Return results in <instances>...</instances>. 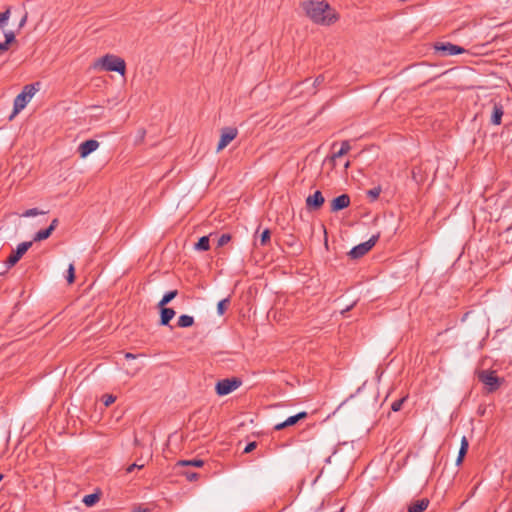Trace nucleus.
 I'll return each instance as SVG.
<instances>
[{
    "mask_svg": "<svg viewBox=\"0 0 512 512\" xmlns=\"http://www.w3.org/2000/svg\"><path fill=\"white\" fill-rule=\"evenodd\" d=\"M302 8L306 15L316 24L331 25L338 20V15L325 1H305Z\"/></svg>",
    "mask_w": 512,
    "mask_h": 512,
    "instance_id": "obj_1",
    "label": "nucleus"
},
{
    "mask_svg": "<svg viewBox=\"0 0 512 512\" xmlns=\"http://www.w3.org/2000/svg\"><path fill=\"white\" fill-rule=\"evenodd\" d=\"M39 85L40 83L36 82L32 84H27L23 87L22 92L18 94L14 99L13 113L10 116V119H12L16 114H18L21 110H23L26 107V105L29 103L34 94L38 91Z\"/></svg>",
    "mask_w": 512,
    "mask_h": 512,
    "instance_id": "obj_2",
    "label": "nucleus"
},
{
    "mask_svg": "<svg viewBox=\"0 0 512 512\" xmlns=\"http://www.w3.org/2000/svg\"><path fill=\"white\" fill-rule=\"evenodd\" d=\"M477 376L478 380L485 385L487 393L497 391L504 382V378L498 377L493 370H481Z\"/></svg>",
    "mask_w": 512,
    "mask_h": 512,
    "instance_id": "obj_3",
    "label": "nucleus"
},
{
    "mask_svg": "<svg viewBox=\"0 0 512 512\" xmlns=\"http://www.w3.org/2000/svg\"><path fill=\"white\" fill-rule=\"evenodd\" d=\"M99 63L105 71L118 72L121 75L125 74L126 63L121 57L107 54L99 59Z\"/></svg>",
    "mask_w": 512,
    "mask_h": 512,
    "instance_id": "obj_4",
    "label": "nucleus"
},
{
    "mask_svg": "<svg viewBox=\"0 0 512 512\" xmlns=\"http://www.w3.org/2000/svg\"><path fill=\"white\" fill-rule=\"evenodd\" d=\"M241 384L242 380L238 377L225 378L216 383L215 391L218 396H225L236 390Z\"/></svg>",
    "mask_w": 512,
    "mask_h": 512,
    "instance_id": "obj_5",
    "label": "nucleus"
},
{
    "mask_svg": "<svg viewBox=\"0 0 512 512\" xmlns=\"http://www.w3.org/2000/svg\"><path fill=\"white\" fill-rule=\"evenodd\" d=\"M379 239V234L373 235L366 242L360 243L354 246L348 253L351 259H359L367 254L377 243Z\"/></svg>",
    "mask_w": 512,
    "mask_h": 512,
    "instance_id": "obj_6",
    "label": "nucleus"
},
{
    "mask_svg": "<svg viewBox=\"0 0 512 512\" xmlns=\"http://www.w3.org/2000/svg\"><path fill=\"white\" fill-rule=\"evenodd\" d=\"M32 245L33 241H25L18 244L16 249L12 250L11 254L5 262L7 268L10 269L15 266Z\"/></svg>",
    "mask_w": 512,
    "mask_h": 512,
    "instance_id": "obj_7",
    "label": "nucleus"
},
{
    "mask_svg": "<svg viewBox=\"0 0 512 512\" xmlns=\"http://www.w3.org/2000/svg\"><path fill=\"white\" fill-rule=\"evenodd\" d=\"M434 49L440 56H452L465 52L463 47L450 42H436Z\"/></svg>",
    "mask_w": 512,
    "mask_h": 512,
    "instance_id": "obj_8",
    "label": "nucleus"
},
{
    "mask_svg": "<svg viewBox=\"0 0 512 512\" xmlns=\"http://www.w3.org/2000/svg\"><path fill=\"white\" fill-rule=\"evenodd\" d=\"M238 135V130L235 127H224L221 129L220 140L217 145V152L223 150L229 145Z\"/></svg>",
    "mask_w": 512,
    "mask_h": 512,
    "instance_id": "obj_9",
    "label": "nucleus"
},
{
    "mask_svg": "<svg viewBox=\"0 0 512 512\" xmlns=\"http://www.w3.org/2000/svg\"><path fill=\"white\" fill-rule=\"evenodd\" d=\"M325 202V198L321 191L317 190L306 198V208L309 211L319 210Z\"/></svg>",
    "mask_w": 512,
    "mask_h": 512,
    "instance_id": "obj_10",
    "label": "nucleus"
},
{
    "mask_svg": "<svg viewBox=\"0 0 512 512\" xmlns=\"http://www.w3.org/2000/svg\"><path fill=\"white\" fill-rule=\"evenodd\" d=\"M351 203L350 196L348 194H341L335 197L330 204V211L335 213L347 208Z\"/></svg>",
    "mask_w": 512,
    "mask_h": 512,
    "instance_id": "obj_11",
    "label": "nucleus"
},
{
    "mask_svg": "<svg viewBox=\"0 0 512 512\" xmlns=\"http://www.w3.org/2000/svg\"><path fill=\"white\" fill-rule=\"evenodd\" d=\"M98 147H99V142L97 140L89 139V140L82 142L78 146V153L81 158H86L92 152L97 150Z\"/></svg>",
    "mask_w": 512,
    "mask_h": 512,
    "instance_id": "obj_12",
    "label": "nucleus"
},
{
    "mask_svg": "<svg viewBox=\"0 0 512 512\" xmlns=\"http://www.w3.org/2000/svg\"><path fill=\"white\" fill-rule=\"evenodd\" d=\"M160 310V325L167 326L175 316V311L172 308L166 306L158 307Z\"/></svg>",
    "mask_w": 512,
    "mask_h": 512,
    "instance_id": "obj_13",
    "label": "nucleus"
},
{
    "mask_svg": "<svg viewBox=\"0 0 512 512\" xmlns=\"http://www.w3.org/2000/svg\"><path fill=\"white\" fill-rule=\"evenodd\" d=\"M429 505L427 498L419 499L408 506V512H424Z\"/></svg>",
    "mask_w": 512,
    "mask_h": 512,
    "instance_id": "obj_14",
    "label": "nucleus"
},
{
    "mask_svg": "<svg viewBox=\"0 0 512 512\" xmlns=\"http://www.w3.org/2000/svg\"><path fill=\"white\" fill-rule=\"evenodd\" d=\"M504 114L503 106L501 104H494L493 111L491 115V123L493 125H500L502 121V116Z\"/></svg>",
    "mask_w": 512,
    "mask_h": 512,
    "instance_id": "obj_15",
    "label": "nucleus"
},
{
    "mask_svg": "<svg viewBox=\"0 0 512 512\" xmlns=\"http://www.w3.org/2000/svg\"><path fill=\"white\" fill-rule=\"evenodd\" d=\"M307 416H308L307 412L301 411V412L297 413L296 415L288 417L285 420V423H286L285 425H287V427L293 426V425L297 424L300 420L307 418Z\"/></svg>",
    "mask_w": 512,
    "mask_h": 512,
    "instance_id": "obj_16",
    "label": "nucleus"
},
{
    "mask_svg": "<svg viewBox=\"0 0 512 512\" xmlns=\"http://www.w3.org/2000/svg\"><path fill=\"white\" fill-rule=\"evenodd\" d=\"M178 295V290H171L166 292L162 299L158 302L157 307H163L166 306L168 303H170L176 296Z\"/></svg>",
    "mask_w": 512,
    "mask_h": 512,
    "instance_id": "obj_17",
    "label": "nucleus"
},
{
    "mask_svg": "<svg viewBox=\"0 0 512 512\" xmlns=\"http://www.w3.org/2000/svg\"><path fill=\"white\" fill-rule=\"evenodd\" d=\"M194 248L199 251H207L210 248L209 236H202L195 243Z\"/></svg>",
    "mask_w": 512,
    "mask_h": 512,
    "instance_id": "obj_18",
    "label": "nucleus"
},
{
    "mask_svg": "<svg viewBox=\"0 0 512 512\" xmlns=\"http://www.w3.org/2000/svg\"><path fill=\"white\" fill-rule=\"evenodd\" d=\"M194 324V318L190 315L183 314L179 316L177 325L181 328H188L193 326Z\"/></svg>",
    "mask_w": 512,
    "mask_h": 512,
    "instance_id": "obj_19",
    "label": "nucleus"
},
{
    "mask_svg": "<svg viewBox=\"0 0 512 512\" xmlns=\"http://www.w3.org/2000/svg\"><path fill=\"white\" fill-rule=\"evenodd\" d=\"M100 500V493H91L83 497L82 502L87 507H93Z\"/></svg>",
    "mask_w": 512,
    "mask_h": 512,
    "instance_id": "obj_20",
    "label": "nucleus"
},
{
    "mask_svg": "<svg viewBox=\"0 0 512 512\" xmlns=\"http://www.w3.org/2000/svg\"><path fill=\"white\" fill-rule=\"evenodd\" d=\"M351 149L349 141L345 140L341 143V148L332 155V159H336L347 154Z\"/></svg>",
    "mask_w": 512,
    "mask_h": 512,
    "instance_id": "obj_21",
    "label": "nucleus"
},
{
    "mask_svg": "<svg viewBox=\"0 0 512 512\" xmlns=\"http://www.w3.org/2000/svg\"><path fill=\"white\" fill-rule=\"evenodd\" d=\"M51 234H52V232L50 229H48V228L42 229L34 234L32 241L39 242V241L46 240L51 236Z\"/></svg>",
    "mask_w": 512,
    "mask_h": 512,
    "instance_id": "obj_22",
    "label": "nucleus"
},
{
    "mask_svg": "<svg viewBox=\"0 0 512 512\" xmlns=\"http://www.w3.org/2000/svg\"><path fill=\"white\" fill-rule=\"evenodd\" d=\"M271 240V231L269 228L264 229L259 235V245L267 246Z\"/></svg>",
    "mask_w": 512,
    "mask_h": 512,
    "instance_id": "obj_23",
    "label": "nucleus"
},
{
    "mask_svg": "<svg viewBox=\"0 0 512 512\" xmlns=\"http://www.w3.org/2000/svg\"><path fill=\"white\" fill-rule=\"evenodd\" d=\"M204 465V461L201 459H193V460H180L177 462V466H194V467H202Z\"/></svg>",
    "mask_w": 512,
    "mask_h": 512,
    "instance_id": "obj_24",
    "label": "nucleus"
},
{
    "mask_svg": "<svg viewBox=\"0 0 512 512\" xmlns=\"http://www.w3.org/2000/svg\"><path fill=\"white\" fill-rule=\"evenodd\" d=\"M145 467V462L143 461V457L140 456L136 462H134L133 464L129 465L127 468H126V473H131L132 471H134V469H142Z\"/></svg>",
    "mask_w": 512,
    "mask_h": 512,
    "instance_id": "obj_25",
    "label": "nucleus"
},
{
    "mask_svg": "<svg viewBox=\"0 0 512 512\" xmlns=\"http://www.w3.org/2000/svg\"><path fill=\"white\" fill-rule=\"evenodd\" d=\"M229 304H230L229 298L220 300L217 304V313L219 315H223L226 312Z\"/></svg>",
    "mask_w": 512,
    "mask_h": 512,
    "instance_id": "obj_26",
    "label": "nucleus"
},
{
    "mask_svg": "<svg viewBox=\"0 0 512 512\" xmlns=\"http://www.w3.org/2000/svg\"><path fill=\"white\" fill-rule=\"evenodd\" d=\"M382 189L381 186L374 187L367 191V196L370 199V201H375L378 199Z\"/></svg>",
    "mask_w": 512,
    "mask_h": 512,
    "instance_id": "obj_27",
    "label": "nucleus"
},
{
    "mask_svg": "<svg viewBox=\"0 0 512 512\" xmlns=\"http://www.w3.org/2000/svg\"><path fill=\"white\" fill-rule=\"evenodd\" d=\"M468 448H469L468 439L465 436H463L461 439V445H460V449H459L458 453H460L462 457H465L468 452Z\"/></svg>",
    "mask_w": 512,
    "mask_h": 512,
    "instance_id": "obj_28",
    "label": "nucleus"
},
{
    "mask_svg": "<svg viewBox=\"0 0 512 512\" xmlns=\"http://www.w3.org/2000/svg\"><path fill=\"white\" fill-rule=\"evenodd\" d=\"M407 400V396L406 397H402L400 399H397L395 400L392 404H391V410L394 411V412H398L401 410L404 402Z\"/></svg>",
    "mask_w": 512,
    "mask_h": 512,
    "instance_id": "obj_29",
    "label": "nucleus"
},
{
    "mask_svg": "<svg viewBox=\"0 0 512 512\" xmlns=\"http://www.w3.org/2000/svg\"><path fill=\"white\" fill-rule=\"evenodd\" d=\"M44 213L45 212L40 211L38 208H31L20 214V217H34Z\"/></svg>",
    "mask_w": 512,
    "mask_h": 512,
    "instance_id": "obj_30",
    "label": "nucleus"
},
{
    "mask_svg": "<svg viewBox=\"0 0 512 512\" xmlns=\"http://www.w3.org/2000/svg\"><path fill=\"white\" fill-rule=\"evenodd\" d=\"M66 279L69 284L73 283L75 280V268L73 264H70L68 267Z\"/></svg>",
    "mask_w": 512,
    "mask_h": 512,
    "instance_id": "obj_31",
    "label": "nucleus"
},
{
    "mask_svg": "<svg viewBox=\"0 0 512 512\" xmlns=\"http://www.w3.org/2000/svg\"><path fill=\"white\" fill-rule=\"evenodd\" d=\"M5 41L3 42L9 48V45L15 41V33L13 31L5 32Z\"/></svg>",
    "mask_w": 512,
    "mask_h": 512,
    "instance_id": "obj_32",
    "label": "nucleus"
},
{
    "mask_svg": "<svg viewBox=\"0 0 512 512\" xmlns=\"http://www.w3.org/2000/svg\"><path fill=\"white\" fill-rule=\"evenodd\" d=\"M230 240H231V235L228 233H224L219 237L217 245L219 247H222V246L226 245Z\"/></svg>",
    "mask_w": 512,
    "mask_h": 512,
    "instance_id": "obj_33",
    "label": "nucleus"
},
{
    "mask_svg": "<svg viewBox=\"0 0 512 512\" xmlns=\"http://www.w3.org/2000/svg\"><path fill=\"white\" fill-rule=\"evenodd\" d=\"M102 399H103L104 405L106 407H108L115 402L116 397L113 396L112 394H105V395H103Z\"/></svg>",
    "mask_w": 512,
    "mask_h": 512,
    "instance_id": "obj_34",
    "label": "nucleus"
},
{
    "mask_svg": "<svg viewBox=\"0 0 512 512\" xmlns=\"http://www.w3.org/2000/svg\"><path fill=\"white\" fill-rule=\"evenodd\" d=\"M10 14H11L10 8H7V9H5V11L0 13V19L3 22V24H5L9 20Z\"/></svg>",
    "mask_w": 512,
    "mask_h": 512,
    "instance_id": "obj_35",
    "label": "nucleus"
},
{
    "mask_svg": "<svg viewBox=\"0 0 512 512\" xmlns=\"http://www.w3.org/2000/svg\"><path fill=\"white\" fill-rule=\"evenodd\" d=\"M257 447V442L255 441H252V442H249L245 448H244V453H250L252 452L255 448Z\"/></svg>",
    "mask_w": 512,
    "mask_h": 512,
    "instance_id": "obj_36",
    "label": "nucleus"
},
{
    "mask_svg": "<svg viewBox=\"0 0 512 512\" xmlns=\"http://www.w3.org/2000/svg\"><path fill=\"white\" fill-rule=\"evenodd\" d=\"M184 475L186 476V479L190 482L197 480L199 477V474L195 472H185Z\"/></svg>",
    "mask_w": 512,
    "mask_h": 512,
    "instance_id": "obj_37",
    "label": "nucleus"
},
{
    "mask_svg": "<svg viewBox=\"0 0 512 512\" xmlns=\"http://www.w3.org/2000/svg\"><path fill=\"white\" fill-rule=\"evenodd\" d=\"M324 81H325V77H324V75H318V76L315 78L314 82H313V86H314L315 88H317V87H319V86H320Z\"/></svg>",
    "mask_w": 512,
    "mask_h": 512,
    "instance_id": "obj_38",
    "label": "nucleus"
},
{
    "mask_svg": "<svg viewBox=\"0 0 512 512\" xmlns=\"http://www.w3.org/2000/svg\"><path fill=\"white\" fill-rule=\"evenodd\" d=\"M357 302H358V300L356 299L351 304L346 305V307L341 310V314L345 315L347 312H349L357 304Z\"/></svg>",
    "mask_w": 512,
    "mask_h": 512,
    "instance_id": "obj_39",
    "label": "nucleus"
},
{
    "mask_svg": "<svg viewBox=\"0 0 512 512\" xmlns=\"http://www.w3.org/2000/svg\"><path fill=\"white\" fill-rule=\"evenodd\" d=\"M57 226H58V219L55 218L51 221L50 225L47 228L50 229L51 232L53 233V231L56 229Z\"/></svg>",
    "mask_w": 512,
    "mask_h": 512,
    "instance_id": "obj_40",
    "label": "nucleus"
},
{
    "mask_svg": "<svg viewBox=\"0 0 512 512\" xmlns=\"http://www.w3.org/2000/svg\"><path fill=\"white\" fill-rule=\"evenodd\" d=\"M285 421L281 422V423H278L274 426V429L279 431V430H283L285 428H287V425H285Z\"/></svg>",
    "mask_w": 512,
    "mask_h": 512,
    "instance_id": "obj_41",
    "label": "nucleus"
},
{
    "mask_svg": "<svg viewBox=\"0 0 512 512\" xmlns=\"http://www.w3.org/2000/svg\"><path fill=\"white\" fill-rule=\"evenodd\" d=\"M465 457H462L460 453H458L457 459H456V465L459 466L462 464Z\"/></svg>",
    "mask_w": 512,
    "mask_h": 512,
    "instance_id": "obj_42",
    "label": "nucleus"
},
{
    "mask_svg": "<svg viewBox=\"0 0 512 512\" xmlns=\"http://www.w3.org/2000/svg\"><path fill=\"white\" fill-rule=\"evenodd\" d=\"M150 510L148 508H143L141 506H138L134 509V512H149Z\"/></svg>",
    "mask_w": 512,
    "mask_h": 512,
    "instance_id": "obj_43",
    "label": "nucleus"
},
{
    "mask_svg": "<svg viewBox=\"0 0 512 512\" xmlns=\"http://www.w3.org/2000/svg\"><path fill=\"white\" fill-rule=\"evenodd\" d=\"M26 21H27V14H25V15L22 17V19L20 20L19 28H22V27L25 25Z\"/></svg>",
    "mask_w": 512,
    "mask_h": 512,
    "instance_id": "obj_44",
    "label": "nucleus"
},
{
    "mask_svg": "<svg viewBox=\"0 0 512 512\" xmlns=\"http://www.w3.org/2000/svg\"><path fill=\"white\" fill-rule=\"evenodd\" d=\"M9 48L3 42L0 43V54L6 52Z\"/></svg>",
    "mask_w": 512,
    "mask_h": 512,
    "instance_id": "obj_45",
    "label": "nucleus"
},
{
    "mask_svg": "<svg viewBox=\"0 0 512 512\" xmlns=\"http://www.w3.org/2000/svg\"><path fill=\"white\" fill-rule=\"evenodd\" d=\"M137 356L135 354H132L130 352L125 353V359H135Z\"/></svg>",
    "mask_w": 512,
    "mask_h": 512,
    "instance_id": "obj_46",
    "label": "nucleus"
},
{
    "mask_svg": "<svg viewBox=\"0 0 512 512\" xmlns=\"http://www.w3.org/2000/svg\"><path fill=\"white\" fill-rule=\"evenodd\" d=\"M259 230L256 231L255 233V241H254V245L257 246L258 245V240H257V234H258Z\"/></svg>",
    "mask_w": 512,
    "mask_h": 512,
    "instance_id": "obj_47",
    "label": "nucleus"
},
{
    "mask_svg": "<svg viewBox=\"0 0 512 512\" xmlns=\"http://www.w3.org/2000/svg\"><path fill=\"white\" fill-rule=\"evenodd\" d=\"M134 443H135V445H137V446H138V445H140L139 440H138L137 438H135Z\"/></svg>",
    "mask_w": 512,
    "mask_h": 512,
    "instance_id": "obj_48",
    "label": "nucleus"
},
{
    "mask_svg": "<svg viewBox=\"0 0 512 512\" xmlns=\"http://www.w3.org/2000/svg\"><path fill=\"white\" fill-rule=\"evenodd\" d=\"M144 135H145V130H142L141 133H140L141 138H143Z\"/></svg>",
    "mask_w": 512,
    "mask_h": 512,
    "instance_id": "obj_49",
    "label": "nucleus"
},
{
    "mask_svg": "<svg viewBox=\"0 0 512 512\" xmlns=\"http://www.w3.org/2000/svg\"><path fill=\"white\" fill-rule=\"evenodd\" d=\"M350 166V162L347 161L346 164H345V168H348Z\"/></svg>",
    "mask_w": 512,
    "mask_h": 512,
    "instance_id": "obj_50",
    "label": "nucleus"
},
{
    "mask_svg": "<svg viewBox=\"0 0 512 512\" xmlns=\"http://www.w3.org/2000/svg\"><path fill=\"white\" fill-rule=\"evenodd\" d=\"M3 477V474H0V482L2 481Z\"/></svg>",
    "mask_w": 512,
    "mask_h": 512,
    "instance_id": "obj_51",
    "label": "nucleus"
},
{
    "mask_svg": "<svg viewBox=\"0 0 512 512\" xmlns=\"http://www.w3.org/2000/svg\"><path fill=\"white\" fill-rule=\"evenodd\" d=\"M340 512H342V511H340Z\"/></svg>",
    "mask_w": 512,
    "mask_h": 512,
    "instance_id": "obj_52",
    "label": "nucleus"
}]
</instances>
